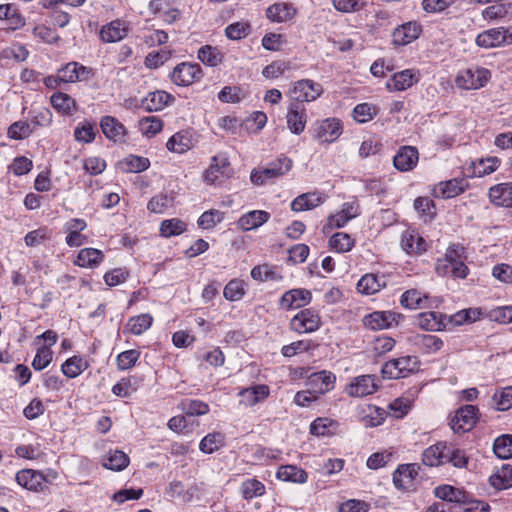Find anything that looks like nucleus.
Wrapping results in <instances>:
<instances>
[{
	"instance_id": "6ab92c4d",
	"label": "nucleus",
	"mask_w": 512,
	"mask_h": 512,
	"mask_svg": "<svg viewBox=\"0 0 512 512\" xmlns=\"http://www.w3.org/2000/svg\"><path fill=\"white\" fill-rule=\"evenodd\" d=\"M286 119L287 126L291 133L296 135L301 134L307 122L305 107L300 103H291L288 107Z\"/></svg>"
},
{
	"instance_id": "79ce46f5",
	"label": "nucleus",
	"mask_w": 512,
	"mask_h": 512,
	"mask_svg": "<svg viewBox=\"0 0 512 512\" xmlns=\"http://www.w3.org/2000/svg\"><path fill=\"white\" fill-rule=\"evenodd\" d=\"M89 367L88 362L81 356H72L68 358L62 365V373L70 379L78 377Z\"/></svg>"
},
{
	"instance_id": "f704fd0d",
	"label": "nucleus",
	"mask_w": 512,
	"mask_h": 512,
	"mask_svg": "<svg viewBox=\"0 0 512 512\" xmlns=\"http://www.w3.org/2000/svg\"><path fill=\"white\" fill-rule=\"evenodd\" d=\"M446 442H438L424 450L422 454L423 464L434 467L442 464L447 458Z\"/></svg>"
},
{
	"instance_id": "6e6552de",
	"label": "nucleus",
	"mask_w": 512,
	"mask_h": 512,
	"mask_svg": "<svg viewBox=\"0 0 512 512\" xmlns=\"http://www.w3.org/2000/svg\"><path fill=\"white\" fill-rule=\"evenodd\" d=\"M202 69L199 64L182 62L171 73V80L178 86H188L202 78Z\"/></svg>"
},
{
	"instance_id": "c03bdc74",
	"label": "nucleus",
	"mask_w": 512,
	"mask_h": 512,
	"mask_svg": "<svg viewBox=\"0 0 512 512\" xmlns=\"http://www.w3.org/2000/svg\"><path fill=\"white\" fill-rule=\"evenodd\" d=\"M225 444V436L221 432H212L207 434L199 443V449L205 454H211Z\"/></svg>"
},
{
	"instance_id": "4468645a",
	"label": "nucleus",
	"mask_w": 512,
	"mask_h": 512,
	"mask_svg": "<svg viewBox=\"0 0 512 512\" xmlns=\"http://www.w3.org/2000/svg\"><path fill=\"white\" fill-rule=\"evenodd\" d=\"M342 134V125L336 118H327L315 129V138L322 143H332Z\"/></svg>"
},
{
	"instance_id": "bf43d9fd",
	"label": "nucleus",
	"mask_w": 512,
	"mask_h": 512,
	"mask_svg": "<svg viewBox=\"0 0 512 512\" xmlns=\"http://www.w3.org/2000/svg\"><path fill=\"white\" fill-rule=\"evenodd\" d=\"M53 359V352L49 346L43 345L37 349L36 355L32 361V367L36 371L45 369Z\"/></svg>"
},
{
	"instance_id": "473e14b6",
	"label": "nucleus",
	"mask_w": 512,
	"mask_h": 512,
	"mask_svg": "<svg viewBox=\"0 0 512 512\" xmlns=\"http://www.w3.org/2000/svg\"><path fill=\"white\" fill-rule=\"evenodd\" d=\"M104 260V254L101 250L95 248H83L78 252L74 264L82 268H96Z\"/></svg>"
},
{
	"instance_id": "6e6d98bb",
	"label": "nucleus",
	"mask_w": 512,
	"mask_h": 512,
	"mask_svg": "<svg viewBox=\"0 0 512 512\" xmlns=\"http://www.w3.org/2000/svg\"><path fill=\"white\" fill-rule=\"evenodd\" d=\"M493 451L498 458H512V435L506 434L496 438Z\"/></svg>"
},
{
	"instance_id": "680f3d73",
	"label": "nucleus",
	"mask_w": 512,
	"mask_h": 512,
	"mask_svg": "<svg viewBox=\"0 0 512 512\" xmlns=\"http://www.w3.org/2000/svg\"><path fill=\"white\" fill-rule=\"evenodd\" d=\"M166 147L172 152L183 154L190 149V139L182 133H176L167 141Z\"/></svg>"
},
{
	"instance_id": "774afa93",
	"label": "nucleus",
	"mask_w": 512,
	"mask_h": 512,
	"mask_svg": "<svg viewBox=\"0 0 512 512\" xmlns=\"http://www.w3.org/2000/svg\"><path fill=\"white\" fill-rule=\"evenodd\" d=\"M224 297L229 301H238L244 294V284L242 281L234 279L227 283L223 291Z\"/></svg>"
},
{
	"instance_id": "a19ab883",
	"label": "nucleus",
	"mask_w": 512,
	"mask_h": 512,
	"mask_svg": "<svg viewBox=\"0 0 512 512\" xmlns=\"http://www.w3.org/2000/svg\"><path fill=\"white\" fill-rule=\"evenodd\" d=\"M434 494L437 498L461 504L467 499V492L463 489L453 487L451 485H441L435 488Z\"/></svg>"
},
{
	"instance_id": "a878e982",
	"label": "nucleus",
	"mask_w": 512,
	"mask_h": 512,
	"mask_svg": "<svg viewBox=\"0 0 512 512\" xmlns=\"http://www.w3.org/2000/svg\"><path fill=\"white\" fill-rule=\"evenodd\" d=\"M311 292L307 289H292L285 292L280 300V305L285 309L300 308L310 303Z\"/></svg>"
},
{
	"instance_id": "dca6fc26",
	"label": "nucleus",
	"mask_w": 512,
	"mask_h": 512,
	"mask_svg": "<svg viewBox=\"0 0 512 512\" xmlns=\"http://www.w3.org/2000/svg\"><path fill=\"white\" fill-rule=\"evenodd\" d=\"M420 74L414 69H405L395 73L386 83L390 91H404L419 81Z\"/></svg>"
},
{
	"instance_id": "0eeeda50",
	"label": "nucleus",
	"mask_w": 512,
	"mask_h": 512,
	"mask_svg": "<svg viewBox=\"0 0 512 512\" xmlns=\"http://www.w3.org/2000/svg\"><path fill=\"white\" fill-rule=\"evenodd\" d=\"M322 92L323 88L321 84L310 79H302L292 84L290 96L296 101L295 103L302 104L303 102L316 100L320 97Z\"/></svg>"
},
{
	"instance_id": "3c124183",
	"label": "nucleus",
	"mask_w": 512,
	"mask_h": 512,
	"mask_svg": "<svg viewBox=\"0 0 512 512\" xmlns=\"http://www.w3.org/2000/svg\"><path fill=\"white\" fill-rule=\"evenodd\" d=\"M51 237L52 230L44 226L28 232L24 237V242L28 247H36L49 241Z\"/></svg>"
},
{
	"instance_id": "c756f323",
	"label": "nucleus",
	"mask_w": 512,
	"mask_h": 512,
	"mask_svg": "<svg viewBox=\"0 0 512 512\" xmlns=\"http://www.w3.org/2000/svg\"><path fill=\"white\" fill-rule=\"evenodd\" d=\"M100 127L103 134L114 142H121L124 140L126 129L124 125L119 122L115 117L104 116L100 121Z\"/></svg>"
},
{
	"instance_id": "58836bf2",
	"label": "nucleus",
	"mask_w": 512,
	"mask_h": 512,
	"mask_svg": "<svg viewBox=\"0 0 512 512\" xmlns=\"http://www.w3.org/2000/svg\"><path fill=\"white\" fill-rule=\"evenodd\" d=\"M277 478L283 481L304 484L308 475L305 470L296 465H283L277 471Z\"/></svg>"
},
{
	"instance_id": "603ef678",
	"label": "nucleus",
	"mask_w": 512,
	"mask_h": 512,
	"mask_svg": "<svg viewBox=\"0 0 512 512\" xmlns=\"http://www.w3.org/2000/svg\"><path fill=\"white\" fill-rule=\"evenodd\" d=\"M240 490L243 498L250 500L262 496L265 493V485L259 480L251 478L242 483Z\"/></svg>"
},
{
	"instance_id": "bb28decb",
	"label": "nucleus",
	"mask_w": 512,
	"mask_h": 512,
	"mask_svg": "<svg viewBox=\"0 0 512 512\" xmlns=\"http://www.w3.org/2000/svg\"><path fill=\"white\" fill-rule=\"evenodd\" d=\"M398 314L390 311H376L365 316L363 322L367 328L372 330H383L392 327L396 323Z\"/></svg>"
},
{
	"instance_id": "5701e85b",
	"label": "nucleus",
	"mask_w": 512,
	"mask_h": 512,
	"mask_svg": "<svg viewBox=\"0 0 512 512\" xmlns=\"http://www.w3.org/2000/svg\"><path fill=\"white\" fill-rule=\"evenodd\" d=\"M488 197L495 206L512 208V182L491 186L488 191Z\"/></svg>"
},
{
	"instance_id": "1a4fd4ad",
	"label": "nucleus",
	"mask_w": 512,
	"mask_h": 512,
	"mask_svg": "<svg viewBox=\"0 0 512 512\" xmlns=\"http://www.w3.org/2000/svg\"><path fill=\"white\" fill-rule=\"evenodd\" d=\"M420 466L416 463L401 464L393 473L395 487L402 491L415 489V479L419 474Z\"/></svg>"
},
{
	"instance_id": "37998d69",
	"label": "nucleus",
	"mask_w": 512,
	"mask_h": 512,
	"mask_svg": "<svg viewBox=\"0 0 512 512\" xmlns=\"http://www.w3.org/2000/svg\"><path fill=\"white\" fill-rule=\"evenodd\" d=\"M489 481L498 490L512 487V466L508 464L503 465L497 473L490 476Z\"/></svg>"
},
{
	"instance_id": "7c9ffc66",
	"label": "nucleus",
	"mask_w": 512,
	"mask_h": 512,
	"mask_svg": "<svg viewBox=\"0 0 512 512\" xmlns=\"http://www.w3.org/2000/svg\"><path fill=\"white\" fill-rule=\"evenodd\" d=\"M270 219V213L264 210H252L242 215L237 225L243 231H250L262 226Z\"/></svg>"
},
{
	"instance_id": "e433bc0d",
	"label": "nucleus",
	"mask_w": 512,
	"mask_h": 512,
	"mask_svg": "<svg viewBox=\"0 0 512 512\" xmlns=\"http://www.w3.org/2000/svg\"><path fill=\"white\" fill-rule=\"evenodd\" d=\"M50 102L53 108L63 115H72L77 111L76 101L66 93H54L50 98Z\"/></svg>"
},
{
	"instance_id": "72a5a7b5",
	"label": "nucleus",
	"mask_w": 512,
	"mask_h": 512,
	"mask_svg": "<svg viewBox=\"0 0 512 512\" xmlns=\"http://www.w3.org/2000/svg\"><path fill=\"white\" fill-rule=\"evenodd\" d=\"M174 97L163 90L150 92L142 101L143 107L150 112L164 109Z\"/></svg>"
},
{
	"instance_id": "ea45409f",
	"label": "nucleus",
	"mask_w": 512,
	"mask_h": 512,
	"mask_svg": "<svg viewBox=\"0 0 512 512\" xmlns=\"http://www.w3.org/2000/svg\"><path fill=\"white\" fill-rule=\"evenodd\" d=\"M401 304L409 309H424L431 306L429 298L416 289L405 291L401 296Z\"/></svg>"
},
{
	"instance_id": "f03ea898",
	"label": "nucleus",
	"mask_w": 512,
	"mask_h": 512,
	"mask_svg": "<svg viewBox=\"0 0 512 512\" xmlns=\"http://www.w3.org/2000/svg\"><path fill=\"white\" fill-rule=\"evenodd\" d=\"M293 166V161L281 156L269 162L261 169H253L250 175L251 182L255 185H264L267 181L277 179L287 174Z\"/></svg>"
},
{
	"instance_id": "864d4df0",
	"label": "nucleus",
	"mask_w": 512,
	"mask_h": 512,
	"mask_svg": "<svg viewBox=\"0 0 512 512\" xmlns=\"http://www.w3.org/2000/svg\"><path fill=\"white\" fill-rule=\"evenodd\" d=\"M186 230V224L178 218L163 220L160 225L161 236L169 238L182 234Z\"/></svg>"
},
{
	"instance_id": "4be33fe9",
	"label": "nucleus",
	"mask_w": 512,
	"mask_h": 512,
	"mask_svg": "<svg viewBox=\"0 0 512 512\" xmlns=\"http://www.w3.org/2000/svg\"><path fill=\"white\" fill-rule=\"evenodd\" d=\"M128 31L127 22L117 19L102 26L100 38L105 43H115L124 39Z\"/></svg>"
},
{
	"instance_id": "2f4dec72",
	"label": "nucleus",
	"mask_w": 512,
	"mask_h": 512,
	"mask_svg": "<svg viewBox=\"0 0 512 512\" xmlns=\"http://www.w3.org/2000/svg\"><path fill=\"white\" fill-rule=\"evenodd\" d=\"M324 196L318 192H308L299 195L291 202V209L295 212L311 210L324 202Z\"/></svg>"
},
{
	"instance_id": "0e129e2a",
	"label": "nucleus",
	"mask_w": 512,
	"mask_h": 512,
	"mask_svg": "<svg viewBox=\"0 0 512 512\" xmlns=\"http://www.w3.org/2000/svg\"><path fill=\"white\" fill-rule=\"evenodd\" d=\"M33 132L31 124L24 121L14 122L8 129V137L14 140H22L29 137Z\"/></svg>"
},
{
	"instance_id": "f8f14e48",
	"label": "nucleus",
	"mask_w": 512,
	"mask_h": 512,
	"mask_svg": "<svg viewBox=\"0 0 512 512\" xmlns=\"http://www.w3.org/2000/svg\"><path fill=\"white\" fill-rule=\"evenodd\" d=\"M378 388L374 375H361L352 379L345 387V393L351 397H365L376 392Z\"/></svg>"
},
{
	"instance_id": "8fccbe9b",
	"label": "nucleus",
	"mask_w": 512,
	"mask_h": 512,
	"mask_svg": "<svg viewBox=\"0 0 512 512\" xmlns=\"http://www.w3.org/2000/svg\"><path fill=\"white\" fill-rule=\"evenodd\" d=\"M198 59L207 66L215 67L222 62L223 54L216 47L205 45L198 50Z\"/></svg>"
},
{
	"instance_id": "052dcab7",
	"label": "nucleus",
	"mask_w": 512,
	"mask_h": 512,
	"mask_svg": "<svg viewBox=\"0 0 512 512\" xmlns=\"http://www.w3.org/2000/svg\"><path fill=\"white\" fill-rule=\"evenodd\" d=\"M224 218V213L216 210L211 209L208 211H205L198 219L197 224L202 229H211L214 226H216L218 223H220Z\"/></svg>"
},
{
	"instance_id": "c9c22d12",
	"label": "nucleus",
	"mask_w": 512,
	"mask_h": 512,
	"mask_svg": "<svg viewBox=\"0 0 512 512\" xmlns=\"http://www.w3.org/2000/svg\"><path fill=\"white\" fill-rule=\"evenodd\" d=\"M386 286L385 277L376 274H365L357 283L358 292L366 295L374 294Z\"/></svg>"
},
{
	"instance_id": "aec40b11",
	"label": "nucleus",
	"mask_w": 512,
	"mask_h": 512,
	"mask_svg": "<svg viewBox=\"0 0 512 512\" xmlns=\"http://www.w3.org/2000/svg\"><path fill=\"white\" fill-rule=\"evenodd\" d=\"M419 153L413 146H402L393 158L394 167L402 172L411 171L418 163Z\"/></svg>"
},
{
	"instance_id": "e2e57ef3",
	"label": "nucleus",
	"mask_w": 512,
	"mask_h": 512,
	"mask_svg": "<svg viewBox=\"0 0 512 512\" xmlns=\"http://www.w3.org/2000/svg\"><path fill=\"white\" fill-rule=\"evenodd\" d=\"M377 114L376 106L369 103H361L353 109V117L359 123H366Z\"/></svg>"
},
{
	"instance_id": "9d476101",
	"label": "nucleus",
	"mask_w": 512,
	"mask_h": 512,
	"mask_svg": "<svg viewBox=\"0 0 512 512\" xmlns=\"http://www.w3.org/2000/svg\"><path fill=\"white\" fill-rule=\"evenodd\" d=\"M478 408L474 405H465L457 410L451 420V428L456 433L470 431L477 422Z\"/></svg>"
},
{
	"instance_id": "423d86ee",
	"label": "nucleus",
	"mask_w": 512,
	"mask_h": 512,
	"mask_svg": "<svg viewBox=\"0 0 512 512\" xmlns=\"http://www.w3.org/2000/svg\"><path fill=\"white\" fill-rule=\"evenodd\" d=\"M476 44L482 48H493L512 44V27H498L483 31L476 37Z\"/></svg>"
},
{
	"instance_id": "412c9836",
	"label": "nucleus",
	"mask_w": 512,
	"mask_h": 512,
	"mask_svg": "<svg viewBox=\"0 0 512 512\" xmlns=\"http://www.w3.org/2000/svg\"><path fill=\"white\" fill-rule=\"evenodd\" d=\"M401 248L409 255H421L427 250V243L415 230L408 229L402 233Z\"/></svg>"
},
{
	"instance_id": "cd10ccee",
	"label": "nucleus",
	"mask_w": 512,
	"mask_h": 512,
	"mask_svg": "<svg viewBox=\"0 0 512 512\" xmlns=\"http://www.w3.org/2000/svg\"><path fill=\"white\" fill-rule=\"evenodd\" d=\"M296 13V8L286 2L275 3L266 9L267 18L276 23L289 21L295 17Z\"/></svg>"
},
{
	"instance_id": "5fc2aeb1",
	"label": "nucleus",
	"mask_w": 512,
	"mask_h": 512,
	"mask_svg": "<svg viewBox=\"0 0 512 512\" xmlns=\"http://www.w3.org/2000/svg\"><path fill=\"white\" fill-rule=\"evenodd\" d=\"M492 406L499 411L512 407V386L497 390L492 397Z\"/></svg>"
},
{
	"instance_id": "20e7f679",
	"label": "nucleus",
	"mask_w": 512,
	"mask_h": 512,
	"mask_svg": "<svg viewBox=\"0 0 512 512\" xmlns=\"http://www.w3.org/2000/svg\"><path fill=\"white\" fill-rule=\"evenodd\" d=\"M419 360L416 356H403L387 361L382 367V374L389 379H398L417 371Z\"/></svg>"
},
{
	"instance_id": "13d9d810",
	"label": "nucleus",
	"mask_w": 512,
	"mask_h": 512,
	"mask_svg": "<svg viewBox=\"0 0 512 512\" xmlns=\"http://www.w3.org/2000/svg\"><path fill=\"white\" fill-rule=\"evenodd\" d=\"M150 165V162L145 157L136 155H129L121 162V167L124 171L130 173H138L146 170Z\"/></svg>"
},
{
	"instance_id": "a211bd4d",
	"label": "nucleus",
	"mask_w": 512,
	"mask_h": 512,
	"mask_svg": "<svg viewBox=\"0 0 512 512\" xmlns=\"http://www.w3.org/2000/svg\"><path fill=\"white\" fill-rule=\"evenodd\" d=\"M421 31V25L415 21L404 23L393 31V43L398 46L410 44L420 36Z\"/></svg>"
},
{
	"instance_id": "393cba45",
	"label": "nucleus",
	"mask_w": 512,
	"mask_h": 512,
	"mask_svg": "<svg viewBox=\"0 0 512 512\" xmlns=\"http://www.w3.org/2000/svg\"><path fill=\"white\" fill-rule=\"evenodd\" d=\"M270 394V389L265 384H258L239 391L240 404L252 407L265 400Z\"/></svg>"
},
{
	"instance_id": "9b49d317",
	"label": "nucleus",
	"mask_w": 512,
	"mask_h": 512,
	"mask_svg": "<svg viewBox=\"0 0 512 512\" xmlns=\"http://www.w3.org/2000/svg\"><path fill=\"white\" fill-rule=\"evenodd\" d=\"M321 325L320 316L312 309H304L297 313L290 322L291 329L298 333H311Z\"/></svg>"
},
{
	"instance_id": "69168bd1",
	"label": "nucleus",
	"mask_w": 512,
	"mask_h": 512,
	"mask_svg": "<svg viewBox=\"0 0 512 512\" xmlns=\"http://www.w3.org/2000/svg\"><path fill=\"white\" fill-rule=\"evenodd\" d=\"M173 205V198L168 194H159L154 196L147 205L149 211L153 213H163L167 208Z\"/></svg>"
},
{
	"instance_id": "ddd939ff",
	"label": "nucleus",
	"mask_w": 512,
	"mask_h": 512,
	"mask_svg": "<svg viewBox=\"0 0 512 512\" xmlns=\"http://www.w3.org/2000/svg\"><path fill=\"white\" fill-rule=\"evenodd\" d=\"M468 188L465 178H454L439 182L433 188V195L437 198L450 199L463 193Z\"/></svg>"
},
{
	"instance_id": "2eb2a0df",
	"label": "nucleus",
	"mask_w": 512,
	"mask_h": 512,
	"mask_svg": "<svg viewBox=\"0 0 512 512\" xmlns=\"http://www.w3.org/2000/svg\"><path fill=\"white\" fill-rule=\"evenodd\" d=\"M62 83L87 81L92 77V70L78 62H70L58 70Z\"/></svg>"
},
{
	"instance_id": "a18cd8bd",
	"label": "nucleus",
	"mask_w": 512,
	"mask_h": 512,
	"mask_svg": "<svg viewBox=\"0 0 512 512\" xmlns=\"http://www.w3.org/2000/svg\"><path fill=\"white\" fill-rule=\"evenodd\" d=\"M152 323L153 317L150 314H141L131 317L126 324V329L134 335H141L151 327Z\"/></svg>"
},
{
	"instance_id": "c85d7f7f",
	"label": "nucleus",
	"mask_w": 512,
	"mask_h": 512,
	"mask_svg": "<svg viewBox=\"0 0 512 512\" xmlns=\"http://www.w3.org/2000/svg\"><path fill=\"white\" fill-rule=\"evenodd\" d=\"M415 323L423 330L440 331L445 328V315L436 311L423 312L416 317Z\"/></svg>"
},
{
	"instance_id": "de8ad7c7",
	"label": "nucleus",
	"mask_w": 512,
	"mask_h": 512,
	"mask_svg": "<svg viewBox=\"0 0 512 512\" xmlns=\"http://www.w3.org/2000/svg\"><path fill=\"white\" fill-rule=\"evenodd\" d=\"M354 239L347 233L337 232L329 239V246L338 253H345L354 247Z\"/></svg>"
},
{
	"instance_id": "b1692460",
	"label": "nucleus",
	"mask_w": 512,
	"mask_h": 512,
	"mask_svg": "<svg viewBox=\"0 0 512 512\" xmlns=\"http://www.w3.org/2000/svg\"><path fill=\"white\" fill-rule=\"evenodd\" d=\"M335 382V374L326 370L312 373L308 378V385L318 396L334 389Z\"/></svg>"
},
{
	"instance_id": "4d7b16f0",
	"label": "nucleus",
	"mask_w": 512,
	"mask_h": 512,
	"mask_svg": "<svg viewBox=\"0 0 512 512\" xmlns=\"http://www.w3.org/2000/svg\"><path fill=\"white\" fill-rule=\"evenodd\" d=\"M163 128V122L156 116L144 117L139 120V129L144 136L153 137Z\"/></svg>"
},
{
	"instance_id": "39448f33",
	"label": "nucleus",
	"mask_w": 512,
	"mask_h": 512,
	"mask_svg": "<svg viewBox=\"0 0 512 512\" xmlns=\"http://www.w3.org/2000/svg\"><path fill=\"white\" fill-rule=\"evenodd\" d=\"M228 156L219 153L211 158L209 167L204 172V181L209 185L220 184L231 175Z\"/></svg>"
},
{
	"instance_id": "09e8293b",
	"label": "nucleus",
	"mask_w": 512,
	"mask_h": 512,
	"mask_svg": "<svg viewBox=\"0 0 512 512\" xmlns=\"http://www.w3.org/2000/svg\"><path fill=\"white\" fill-rule=\"evenodd\" d=\"M129 464V457L120 450L109 452L103 459V466L114 471H121Z\"/></svg>"
},
{
	"instance_id": "f3484780",
	"label": "nucleus",
	"mask_w": 512,
	"mask_h": 512,
	"mask_svg": "<svg viewBox=\"0 0 512 512\" xmlns=\"http://www.w3.org/2000/svg\"><path fill=\"white\" fill-rule=\"evenodd\" d=\"M500 159L491 156L471 161L465 168L468 177H484L495 172L500 166Z\"/></svg>"
},
{
	"instance_id": "49530a36",
	"label": "nucleus",
	"mask_w": 512,
	"mask_h": 512,
	"mask_svg": "<svg viewBox=\"0 0 512 512\" xmlns=\"http://www.w3.org/2000/svg\"><path fill=\"white\" fill-rule=\"evenodd\" d=\"M178 407L188 416H202L209 412V405L198 399H184Z\"/></svg>"
},
{
	"instance_id": "4c0bfd02",
	"label": "nucleus",
	"mask_w": 512,
	"mask_h": 512,
	"mask_svg": "<svg viewBox=\"0 0 512 512\" xmlns=\"http://www.w3.org/2000/svg\"><path fill=\"white\" fill-rule=\"evenodd\" d=\"M43 477L39 472L26 469L16 474L17 483L31 491H39L42 489Z\"/></svg>"
},
{
	"instance_id": "338daca9",
	"label": "nucleus",
	"mask_w": 512,
	"mask_h": 512,
	"mask_svg": "<svg viewBox=\"0 0 512 512\" xmlns=\"http://www.w3.org/2000/svg\"><path fill=\"white\" fill-rule=\"evenodd\" d=\"M140 357V352L135 349L121 352L116 358V364L119 370H127L133 367Z\"/></svg>"
},
{
	"instance_id": "f257e3e1",
	"label": "nucleus",
	"mask_w": 512,
	"mask_h": 512,
	"mask_svg": "<svg viewBox=\"0 0 512 512\" xmlns=\"http://www.w3.org/2000/svg\"><path fill=\"white\" fill-rule=\"evenodd\" d=\"M464 247L459 244H452L446 250L443 258L437 260L435 272L438 276H452L455 279H464L469 273L465 264Z\"/></svg>"
},
{
	"instance_id": "7ed1b4c3",
	"label": "nucleus",
	"mask_w": 512,
	"mask_h": 512,
	"mask_svg": "<svg viewBox=\"0 0 512 512\" xmlns=\"http://www.w3.org/2000/svg\"><path fill=\"white\" fill-rule=\"evenodd\" d=\"M491 77L488 69L478 66L461 71L456 77V85L466 90H476L484 87Z\"/></svg>"
}]
</instances>
